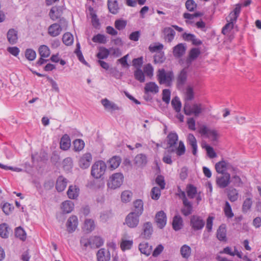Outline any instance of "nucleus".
I'll use <instances>...</instances> for the list:
<instances>
[{"instance_id": "1", "label": "nucleus", "mask_w": 261, "mask_h": 261, "mask_svg": "<svg viewBox=\"0 0 261 261\" xmlns=\"http://www.w3.org/2000/svg\"><path fill=\"white\" fill-rule=\"evenodd\" d=\"M157 80L161 85L165 84L167 87H171L174 77L172 70L166 71L164 69H160L157 72Z\"/></svg>"}, {"instance_id": "2", "label": "nucleus", "mask_w": 261, "mask_h": 261, "mask_svg": "<svg viewBox=\"0 0 261 261\" xmlns=\"http://www.w3.org/2000/svg\"><path fill=\"white\" fill-rule=\"evenodd\" d=\"M203 111L202 105L200 103L194 102L191 105L189 102H186L184 104V112L187 116L194 115L198 117Z\"/></svg>"}, {"instance_id": "3", "label": "nucleus", "mask_w": 261, "mask_h": 261, "mask_svg": "<svg viewBox=\"0 0 261 261\" xmlns=\"http://www.w3.org/2000/svg\"><path fill=\"white\" fill-rule=\"evenodd\" d=\"M107 165L103 161H98L92 166L91 174L95 178H99L104 174Z\"/></svg>"}, {"instance_id": "4", "label": "nucleus", "mask_w": 261, "mask_h": 261, "mask_svg": "<svg viewBox=\"0 0 261 261\" xmlns=\"http://www.w3.org/2000/svg\"><path fill=\"white\" fill-rule=\"evenodd\" d=\"M123 181V175L121 173H116L110 177L107 186L109 188L116 189L121 186Z\"/></svg>"}, {"instance_id": "5", "label": "nucleus", "mask_w": 261, "mask_h": 261, "mask_svg": "<svg viewBox=\"0 0 261 261\" xmlns=\"http://www.w3.org/2000/svg\"><path fill=\"white\" fill-rule=\"evenodd\" d=\"M190 225L194 231L201 230L205 225V221L199 216L192 215L190 217Z\"/></svg>"}, {"instance_id": "6", "label": "nucleus", "mask_w": 261, "mask_h": 261, "mask_svg": "<svg viewBox=\"0 0 261 261\" xmlns=\"http://www.w3.org/2000/svg\"><path fill=\"white\" fill-rule=\"evenodd\" d=\"M199 132L202 135L205 136L213 142H216L218 140V134L216 130L209 129L206 126L203 125L200 127Z\"/></svg>"}, {"instance_id": "7", "label": "nucleus", "mask_w": 261, "mask_h": 261, "mask_svg": "<svg viewBox=\"0 0 261 261\" xmlns=\"http://www.w3.org/2000/svg\"><path fill=\"white\" fill-rule=\"evenodd\" d=\"M140 217L134 213L130 212L125 219V224L129 228H135L139 224Z\"/></svg>"}, {"instance_id": "8", "label": "nucleus", "mask_w": 261, "mask_h": 261, "mask_svg": "<svg viewBox=\"0 0 261 261\" xmlns=\"http://www.w3.org/2000/svg\"><path fill=\"white\" fill-rule=\"evenodd\" d=\"M188 77L187 71L186 68L182 69L176 77V87L178 89L183 88L186 83Z\"/></svg>"}, {"instance_id": "9", "label": "nucleus", "mask_w": 261, "mask_h": 261, "mask_svg": "<svg viewBox=\"0 0 261 261\" xmlns=\"http://www.w3.org/2000/svg\"><path fill=\"white\" fill-rule=\"evenodd\" d=\"M222 175L216 177V184L220 188L227 187L230 182V175L228 173L221 174Z\"/></svg>"}, {"instance_id": "10", "label": "nucleus", "mask_w": 261, "mask_h": 261, "mask_svg": "<svg viewBox=\"0 0 261 261\" xmlns=\"http://www.w3.org/2000/svg\"><path fill=\"white\" fill-rule=\"evenodd\" d=\"M152 232V223L150 222L144 223L142 226V232L141 233V237L143 239L149 240L151 238Z\"/></svg>"}, {"instance_id": "11", "label": "nucleus", "mask_w": 261, "mask_h": 261, "mask_svg": "<svg viewBox=\"0 0 261 261\" xmlns=\"http://www.w3.org/2000/svg\"><path fill=\"white\" fill-rule=\"evenodd\" d=\"M92 160V155L89 152H87L83 154L79 161V165L83 169L88 168L91 163Z\"/></svg>"}, {"instance_id": "12", "label": "nucleus", "mask_w": 261, "mask_h": 261, "mask_svg": "<svg viewBox=\"0 0 261 261\" xmlns=\"http://www.w3.org/2000/svg\"><path fill=\"white\" fill-rule=\"evenodd\" d=\"M155 222L158 227L160 229L163 228L166 225L167 223L166 215L163 211H161L156 213L155 215Z\"/></svg>"}, {"instance_id": "13", "label": "nucleus", "mask_w": 261, "mask_h": 261, "mask_svg": "<svg viewBox=\"0 0 261 261\" xmlns=\"http://www.w3.org/2000/svg\"><path fill=\"white\" fill-rule=\"evenodd\" d=\"M101 103L104 107L105 109L108 111H122V108L119 107L114 102L110 101L107 98L102 99L101 100Z\"/></svg>"}, {"instance_id": "14", "label": "nucleus", "mask_w": 261, "mask_h": 261, "mask_svg": "<svg viewBox=\"0 0 261 261\" xmlns=\"http://www.w3.org/2000/svg\"><path fill=\"white\" fill-rule=\"evenodd\" d=\"M62 30L61 25L57 23H55L48 27V33L50 36L55 37L59 35Z\"/></svg>"}, {"instance_id": "15", "label": "nucleus", "mask_w": 261, "mask_h": 261, "mask_svg": "<svg viewBox=\"0 0 261 261\" xmlns=\"http://www.w3.org/2000/svg\"><path fill=\"white\" fill-rule=\"evenodd\" d=\"M78 224L77 218L75 216L70 217L67 222V228L69 232L74 231L76 228Z\"/></svg>"}, {"instance_id": "16", "label": "nucleus", "mask_w": 261, "mask_h": 261, "mask_svg": "<svg viewBox=\"0 0 261 261\" xmlns=\"http://www.w3.org/2000/svg\"><path fill=\"white\" fill-rule=\"evenodd\" d=\"M182 203L184 207L181 210V213L185 216H189L193 212V205L192 203L190 202L187 198H185Z\"/></svg>"}, {"instance_id": "17", "label": "nucleus", "mask_w": 261, "mask_h": 261, "mask_svg": "<svg viewBox=\"0 0 261 261\" xmlns=\"http://www.w3.org/2000/svg\"><path fill=\"white\" fill-rule=\"evenodd\" d=\"M164 39L168 42H171L175 35V32L170 27H166L163 30Z\"/></svg>"}, {"instance_id": "18", "label": "nucleus", "mask_w": 261, "mask_h": 261, "mask_svg": "<svg viewBox=\"0 0 261 261\" xmlns=\"http://www.w3.org/2000/svg\"><path fill=\"white\" fill-rule=\"evenodd\" d=\"M68 180L63 176H59L56 181V188L59 192L63 191L67 186Z\"/></svg>"}, {"instance_id": "19", "label": "nucleus", "mask_w": 261, "mask_h": 261, "mask_svg": "<svg viewBox=\"0 0 261 261\" xmlns=\"http://www.w3.org/2000/svg\"><path fill=\"white\" fill-rule=\"evenodd\" d=\"M134 209L132 213L141 216L143 212V202L141 199H137L134 202Z\"/></svg>"}, {"instance_id": "20", "label": "nucleus", "mask_w": 261, "mask_h": 261, "mask_svg": "<svg viewBox=\"0 0 261 261\" xmlns=\"http://www.w3.org/2000/svg\"><path fill=\"white\" fill-rule=\"evenodd\" d=\"M186 51V47L182 43H179L173 47V54L175 57L180 58Z\"/></svg>"}, {"instance_id": "21", "label": "nucleus", "mask_w": 261, "mask_h": 261, "mask_svg": "<svg viewBox=\"0 0 261 261\" xmlns=\"http://www.w3.org/2000/svg\"><path fill=\"white\" fill-rule=\"evenodd\" d=\"M187 142L192 148V153L196 155L197 151V141L192 134H189L187 137Z\"/></svg>"}, {"instance_id": "22", "label": "nucleus", "mask_w": 261, "mask_h": 261, "mask_svg": "<svg viewBox=\"0 0 261 261\" xmlns=\"http://www.w3.org/2000/svg\"><path fill=\"white\" fill-rule=\"evenodd\" d=\"M7 39L10 44H15L18 40L17 31L14 29H10L7 33Z\"/></svg>"}, {"instance_id": "23", "label": "nucleus", "mask_w": 261, "mask_h": 261, "mask_svg": "<svg viewBox=\"0 0 261 261\" xmlns=\"http://www.w3.org/2000/svg\"><path fill=\"white\" fill-rule=\"evenodd\" d=\"M217 238L220 241H226V229L225 224H221L217 231Z\"/></svg>"}, {"instance_id": "24", "label": "nucleus", "mask_w": 261, "mask_h": 261, "mask_svg": "<svg viewBox=\"0 0 261 261\" xmlns=\"http://www.w3.org/2000/svg\"><path fill=\"white\" fill-rule=\"evenodd\" d=\"M145 94L148 92L157 93L159 92V87L154 82H148L145 84L144 87Z\"/></svg>"}, {"instance_id": "25", "label": "nucleus", "mask_w": 261, "mask_h": 261, "mask_svg": "<svg viewBox=\"0 0 261 261\" xmlns=\"http://www.w3.org/2000/svg\"><path fill=\"white\" fill-rule=\"evenodd\" d=\"M139 249L142 253L149 256L152 251V246H149L148 243L142 242L139 244Z\"/></svg>"}, {"instance_id": "26", "label": "nucleus", "mask_w": 261, "mask_h": 261, "mask_svg": "<svg viewBox=\"0 0 261 261\" xmlns=\"http://www.w3.org/2000/svg\"><path fill=\"white\" fill-rule=\"evenodd\" d=\"M200 51L198 48H193L191 49L189 58L187 59V64L188 66H190L192 61L195 60L200 55Z\"/></svg>"}, {"instance_id": "27", "label": "nucleus", "mask_w": 261, "mask_h": 261, "mask_svg": "<svg viewBox=\"0 0 261 261\" xmlns=\"http://www.w3.org/2000/svg\"><path fill=\"white\" fill-rule=\"evenodd\" d=\"M108 7L109 11L113 14H116L118 12V4L116 0H108Z\"/></svg>"}, {"instance_id": "28", "label": "nucleus", "mask_w": 261, "mask_h": 261, "mask_svg": "<svg viewBox=\"0 0 261 261\" xmlns=\"http://www.w3.org/2000/svg\"><path fill=\"white\" fill-rule=\"evenodd\" d=\"M178 136L175 133H170L167 136L168 139V148H173L172 147L174 146L177 143L178 141Z\"/></svg>"}, {"instance_id": "29", "label": "nucleus", "mask_w": 261, "mask_h": 261, "mask_svg": "<svg viewBox=\"0 0 261 261\" xmlns=\"http://www.w3.org/2000/svg\"><path fill=\"white\" fill-rule=\"evenodd\" d=\"M147 160L146 156L144 154H139L135 158V163L139 167H143L147 164Z\"/></svg>"}, {"instance_id": "30", "label": "nucleus", "mask_w": 261, "mask_h": 261, "mask_svg": "<svg viewBox=\"0 0 261 261\" xmlns=\"http://www.w3.org/2000/svg\"><path fill=\"white\" fill-rule=\"evenodd\" d=\"M182 219L180 216H175L172 221V227L174 230L178 231L181 229L182 226Z\"/></svg>"}, {"instance_id": "31", "label": "nucleus", "mask_w": 261, "mask_h": 261, "mask_svg": "<svg viewBox=\"0 0 261 261\" xmlns=\"http://www.w3.org/2000/svg\"><path fill=\"white\" fill-rule=\"evenodd\" d=\"M70 145L69 137L66 134L63 135L60 141V148L63 150H66L70 147Z\"/></svg>"}, {"instance_id": "32", "label": "nucleus", "mask_w": 261, "mask_h": 261, "mask_svg": "<svg viewBox=\"0 0 261 261\" xmlns=\"http://www.w3.org/2000/svg\"><path fill=\"white\" fill-rule=\"evenodd\" d=\"M175 151L174 148H167V150L164 153L163 161L167 164L171 165L172 164L171 154Z\"/></svg>"}, {"instance_id": "33", "label": "nucleus", "mask_w": 261, "mask_h": 261, "mask_svg": "<svg viewBox=\"0 0 261 261\" xmlns=\"http://www.w3.org/2000/svg\"><path fill=\"white\" fill-rule=\"evenodd\" d=\"M11 229L7 224L4 223L0 224V236L3 238H8Z\"/></svg>"}, {"instance_id": "34", "label": "nucleus", "mask_w": 261, "mask_h": 261, "mask_svg": "<svg viewBox=\"0 0 261 261\" xmlns=\"http://www.w3.org/2000/svg\"><path fill=\"white\" fill-rule=\"evenodd\" d=\"M226 161L224 160H222L216 163L215 165V169L216 171L218 173L220 174L226 173L227 172H225L226 171Z\"/></svg>"}, {"instance_id": "35", "label": "nucleus", "mask_w": 261, "mask_h": 261, "mask_svg": "<svg viewBox=\"0 0 261 261\" xmlns=\"http://www.w3.org/2000/svg\"><path fill=\"white\" fill-rule=\"evenodd\" d=\"M121 162V158L118 156H114L109 160V167L111 170H114L117 168L120 165Z\"/></svg>"}, {"instance_id": "36", "label": "nucleus", "mask_w": 261, "mask_h": 261, "mask_svg": "<svg viewBox=\"0 0 261 261\" xmlns=\"http://www.w3.org/2000/svg\"><path fill=\"white\" fill-rule=\"evenodd\" d=\"M95 227V223L93 220L87 219L85 220L84 229L88 232L93 231Z\"/></svg>"}, {"instance_id": "37", "label": "nucleus", "mask_w": 261, "mask_h": 261, "mask_svg": "<svg viewBox=\"0 0 261 261\" xmlns=\"http://www.w3.org/2000/svg\"><path fill=\"white\" fill-rule=\"evenodd\" d=\"M227 196L231 202L237 201L239 197V193L234 188H231L228 191Z\"/></svg>"}, {"instance_id": "38", "label": "nucleus", "mask_w": 261, "mask_h": 261, "mask_svg": "<svg viewBox=\"0 0 261 261\" xmlns=\"http://www.w3.org/2000/svg\"><path fill=\"white\" fill-rule=\"evenodd\" d=\"M110 54V50L105 47H99V52L96 57L100 60L107 59Z\"/></svg>"}, {"instance_id": "39", "label": "nucleus", "mask_w": 261, "mask_h": 261, "mask_svg": "<svg viewBox=\"0 0 261 261\" xmlns=\"http://www.w3.org/2000/svg\"><path fill=\"white\" fill-rule=\"evenodd\" d=\"M79 189L72 186H69L67 194L70 199H75L77 197Z\"/></svg>"}, {"instance_id": "40", "label": "nucleus", "mask_w": 261, "mask_h": 261, "mask_svg": "<svg viewBox=\"0 0 261 261\" xmlns=\"http://www.w3.org/2000/svg\"><path fill=\"white\" fill-rule=\"evenodd\" d=\"M240 13V7H236L233 11L231 12L228 17L226 18V20L228 21H236Z\"/></svg>"}, {"instance_id": "41", "label": "nucleus", "mask_w": 261, "mask_h": 261, "mask_svg": "<svg viewBox=\"0 0 261 261\" xmlns=\"http://www.w3.org/2000/svg\"><path fill=\"white\" fill-rule=\"evenodd\" d=\"M134 77L135 79L140 83L145 82V75L141 69H136L134 71Z\"/></svg>"}, {"instance_id": "42", "label": "nucleus", "mask_w": 261, "mask_h": 261, "mask_svg": "<svg viewBox=\"0 0 261 261\" xmlns=\"http://www.w3.org/2000/svg\"><path fill=\"white\" fill-rule=\"evenodd\" d=\"M171 105L174 110L177 112L179 113L181 110V103L179 98L177 96L174 97L171 101Z\"/></svg>"}, {"instance_id": "43", "label": "nucleus", "mask_w": 261, "mask_h": 261, "mask_svg": "<svg viewBox=\"0 0 261 261\" xmlns=\"http://www.w3.org/2000/svg\"><path fill=\"white\" fill-rule=\"evenodd\" d=\"M154 63L155 64H161L163 63L165 59L164 54L163 51H158L154 56Z\"/></svg>"}, {"instance_id": "44", "label": "nucleus", "mask_w": 261, "mask_h": 261, "mask_svg": "<svg viewBox=\"0 0 261 261\" xmlns=\"http://www.w3.org/2000/svg\"><path fill=\"white\" fill-rule=\"evenodd\" d=\"M49 15L53 20L55 21L58 19L60 16L59 8L56 6L52 7L49 11Z\"/></svg>"}, {"instance_id": "45", "label": "nucleus", "mask_w": 261, "mask_h": 261, "mask_svg": "<svg viewBox=\"0 0 261 261\" xmlns=\"http://www.w3.org/2000/svg\"><path fill=\"white\" fill-rule=\"evenodd\" d=\"M74 204L70 201H64L62 203L63 211L65 213H70L73 209Z\"/></svg>"}, {"instance_id": "46", "label": "nucleus", "mask_w": 261, "mask_h": 261, "mask_svg": "<svg viewBox=\"0 0 261 261\" xmlns=\"http://www.w3.org/2000/svg\"><path fill=\"white\" fill-rule=\"evenodd\" d=\"M73 145L74 150L75 151H80L84 148L85 143L82 139H76L73 141Z\"/></svg>"}, {"instance_id": "47", "label": "nucleus", "mask_w": 261, "mask_h": 261, "mask_svg": "<svg viewBox=\"0 0 261 261\" xmlns=\"http://www.w3.org/2000/svg\"><path fill=\"white\" fill-rule=\"evenodd\" d=\"M202 147L206 151L207 155L211 159H213L217 156L216 153L215 152L213 148L211 146L206 144V143H203L202 144Z\"/></svg>"}, {"instance_id": "48", "label": "nucleus", "mask_w": 261, "mask_h": 261, "mask_svg": "<svg viewBox=\"0 0 261 261\" xmlns=\"http://www.w3.org/2000/svg\"><path fill=\"white\" fill-rule=\"evenodd\" d=\"M62 41L66 45L68 46L71 45L73 41L72 35L70 33H65L63 36Z\"/></svg>"}, {"instance_id": "49", "label": "nucleus", "mask_w": 261, "mask_h": 261, "mask_svg": "<svg viewBox=\"0 0 261 261\" xmlns=\"http://www.w3.org/2000/svg\"><path fill=\"white\" fill-rule=\"evenodd\" d=\"M180 251L182 257L188 258L190 256L191 249L189 246L184 245L181 247Z\"/></svg>"}, {"instance_id": "50", "label": "nucleus", "mask_w": 261, "mask_h": 261, "mask_svg": "<svg viewBox=\"0 0 261 261\" xmlns=\"http://www.w3.org/2000/svg\"><path fill=\"white\" fill-rule=\"evenodd\" d=\"M194 98V93L192 87L189 86L187 87L185 93V100L186 102L193 100Z\"/></svg>"}, {"instance_id": "51", "label": "nucleus", "mask_w": 261, "mask_h": 261, "mask_svg": "<svg viewBox=\"0 0 261 261\" xmlns=\"http://www.w3.org/2000/svg\"><path fill=\"white\" fill-rule=\"evenodd\" d=\"M92 241V248H99L103 244V239L100 237L95 236L91 240Z\"/></svg>"}, {"instance_id": "52", "label": "nucleus", "mask_w": 261, "mask_h": 261, "mask_svg": "<svg viewBox=\"0 0 261 261\" xmlns=\"http://www.w3.org/2000/svg\"><path fill=\"white\" fill-rule=\"evenodd\" d=\"M96 255L98 261H108L110 259V256L106 255L104 249L99 250Z\"/></svg>"}, {"instance_id": "53", "label": "nucleus", "mask_w": 261, "mask_h": 261, "mask_svg": "<svg viewBox=\"0 0 261 261\" xmlns=\"http://www.w3.org/2000/svg\"><path fill=\"white\" fill-rule=\"evenodd\" d=\"M252 204V201L251 198H246L243 202L242 205V212L246 213L250 210Z\"/></svg>"}, {"instance_id": "54", "label": "nucleus", "mask_w": 261, "mask_h": 261, "mask_svg": "<svg viewBox=\"0 0 261 261\" xmlns=\"http://www.w3.org/2000/svg\"><path fill=\"white\" fill-rule=\"evenodd\" d=\"M39 53L41 57L47 58L50 55V50L46 45H41L39 48Z\"/></svg>"}, {"instance_id": "55", "label": "nucleus", "mask_w": 261, "mask_h": 261, "mask_svg": "<svg viewBox=\"0 0 261 261\" xmlns=\"http://www.w3.org/2000/svg\"><path fill=\"white\" fill-rule=\"evenodd\" d=\"M187 193L188 196L190 198H193L197 193V189L193 185H189L187 187Z\"/></svg>"}, {"instance_id": "56", "label": "nucleus", "mask_w": 261, "mask_h": 261, "mask_svg": "<svg viewBox=\"0 0 261 261\" xmlns=\"http://www.w3.org/2000/svg\"><path fill=\"white\" fill-rule=\"evenodd\" d=\"M224 211L225 216L228 218H231L233 217L234 215L232 213L231 207L228 201H226L224 208Z\"/></svg>"}, {"instance_id": "57", "label": "nucleus", "mask_w": 261, "mask_h": 261, "mask_svg": "<svg viewBox=\"0 0 261 261\" xmlns=\"http://www.w3.org/2000/svg\"><path fill=\"white\" fill-rule=\"evenodd\" d=\"M133 194L129 191H123L121 195V200L123 202H129L132 198Z\"/></svg>"}, {"instance_id": "58", "label": "nucleus", "mask_w": 261, "mask_h": 261, "mask_svg": "<svg viewBox=\"0 0 261 261\" xmlns=\"http://www.w3.org/2000/svg\"><path fill=\"white\" fill-rule=\"evenodd\" d=\"M94 42L105 44L107 42V38L104 35L98 34L93 36L92 39Z\"/></svg>"}, {"instance_id": "59", "label": "nucleus", "mask_w": 261, "mask_h": 261, "mask_svg": "<svg viewBox=\"0 0 261 261\" xmlns=\"http://www.w3.org/2000/svg\"><path fill=\"white\" fill-rule=\"evenodd\" d=\"M25 56L29 61H33L36 57V53L33 49H27L25 51Z\"/></svg>"}, {"instance_id": "60", "label": "nucleus", "mask_w": 261, "mask_h": 261, "mask_svg": "<svg viewBox=\"0 0 261 261\" xmlns=\"http://www.w3.org/2000/svg\"><path fill=\"white\" fill-rule=\"evenodd\" d=\"M15 236L19 238L20 240L24 241L26 239V233L24 230L21 227H19L16 228Z\"/></svg>"}, {"instance_id": "61", "label": "nucleus", "mask_w": 261, "mask_h": 261, "mask_svg": "<svg viewBox=\"0 0 261 261\" xmlns=\"http://www.w3.org/2000/svg\"><path fill=\"white\" fill-rule=\"evenodd\" d=\"M132 240H122L120 244V247L123 251L130 249L133 245Z\"/></svg>"}, {"instance_id": "62", "label": "nucleus", "mask_w": 261, "mask_h": 261, "mask_svg": "<svg viewBox=\"0 0 261 261\" xmlns=\"http://www.w3.org/2000/svg\"><path fill=\"white\" fill-rule=\"evenodd\" d=\"M151 196L152 199L158 200L161 196V190L160 188L156 187H153L151 191Z\"/></svg>"}, {"instance_id": "63", "label": "nucleus", "mask_w": 261, "mask_h": 261, "mask_svg": "<svg viewBox=\"0 0 261 261\" xmlns=\"http://www.w3.org/2000/svg\"><path fill=\"white\" fill-rule=\"evenodd\" d=\"M14 206L9 203L6 202L2 206L3 212L6 215H9L14 210Z\"/></svg>"}, {"instance_id": "64", "label": "nucleus", "mask_w": 261, "mask_h": 261, "mask_svg": "<svg viewBox=\"0 0 261 261\" xmlns=\"http://www.w3.org/2000/svg\"><path fill=\"white\" fill-rule=\"evenodd\" d=\"M188 10L193 12L196 8L197 5L193 0H187L185 4Z\"/></svg>"}]
</instances>
